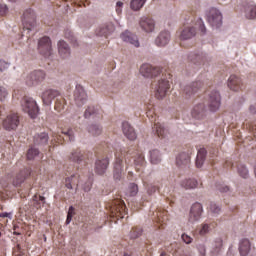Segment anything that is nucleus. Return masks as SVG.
<instances>
[{
  "label": "nucleus",
  "mask_w": 256,
  "mask_h": 256,
  "mask_svg": "<svg viewBox=\"0 0 256 256\" xmlns=\"http://www.w3.org/2000/svg\"><path fill=\"white\" fill-rule=\"evenodd\" d=\"M181 187L184 189H197L199 182L195 179H186L181 182Z\"/></svg>",
  "instance_id": "36"
},
{
  "label": "nucleus",
  "mask_w": 256,
  "mask_h": 256,
  "mask_svg": "<svg viewBox=\"0 0 256 256\" xmlns=\"http://www.w3.org/2000/svg\"><path fill=\"white\" fill-rule=\"evenodd\" d=\"M0 217H1V218L8 217V219H11V213L3 212V213L0 214Z\"/></svg>",
  "instance_id": "63"
},
{
  "label": "nucleus",
  "mask_w": 256,
  "mask_h": 256,
  "mask_svg": "<svg viewBox=\"0 0 256 256\" xmlns=\"http://www.w3.org/2000/svg\"><path fill=\"white\" fill-rule=\"evenodd\" d=\"M7 13V5L1 4L0 5V16H3Z\"/></svg>",
  "instance_id": "61"
},
{
  "label": "nucleus",
  "mask_w": 256,
  "mask_h": 256,
  "mask_svg": "<svg viewBox=\"0 0 256 256\" xmlns=\"http://www.w3.org/2000/svg\"><path fill=\"white\" fill-rule=\"evenodd\" d=\"M32 205L35 209H41L45 205V197L35 194L32 198Z\"/></svg>",
  "instance_id": "38"
},
{
  "label": "nucleus",
  "mask_w": 256,
  "mask_h": 256,
  "mask_svg": "<svg viewBox=\"0 0 256 256\" xmlns=\"http://www.w3.org/2000/svg\"><path fill=\"white\" fill-rule=\"evenodd\" d=\"M156 191H159V186L151 184L148 187V193L151 195V193H155Z\"/></svg>",
  "instance_id": "60"
},
{
  "label": "nucleus",
  "mask_w": 256,
  "mask_h": 256,
  "mask_svg": "<svg viewBox=\"0 0 256 256\" xmlns=\"http://www.w3.org/2000/svg\"><path fill=\"white\" fill-rule=\"evenodd\" d=\"M208 209L211 213H214V214H218L221 212V208L213 202L210 203Z\"/></svg>",
  "instance_id": "52"
},
{
  "label": "nucleus",
  "mask_w": 256,
  "mask_h": 256,
  "mask_svg": "<svg viewBox=\"0 0 256 256\" xmlns=\"http://www.w3.org/2000/svg\"><path fill=\"white\" fill-rule=\"evenodd\" d=\"M69 159L74 163H81L82 161H85V154L77 149L71 152Z\"/></svg>",
  "instance_id": "32"
},
{
  "label": "nucleus",
  "mask_w": 256,
  "mask_h": 256,
  "mask_svg": "<svg viewBox=\"0 0 256 256\" xmlns=\"http://www.w3.org/2000/svg\"><path fill=\"white\" fill-rule=\"evenodd\" d=\"M61 134L53 133L52 134V137H53L52 141L54 143H58V145H63V143H65V139H68V141H73V139H74L73 129H68L67 131L62 130Z\"/></svg>",
  "instance_id": "14"
},
{
  "label": "nucleus",
  "mask_w": 256,
  "mask_h": 256,
  "mask_svg": "<svg viewBox=\"0 0 256 256\" xmlns=\"http://www.w3.org/2000/svg\"><path fill=\"white\" fill-rule=\"evenodd\" d=\"M146 115L151 123H154V126L152 127L153 133L160 139H165V137H167V129H165V126L159 122V117L155 114L153 106L146 111Z\"/></svg>",
  "instance_id": "2"
},
{
  "label": "nucleus",
  "mask_w": 256,
  "mask_h": 256,
  "mask_svg": "<svg viewBox=\"0 0 256 256\" xmlns=\"http://www.w3.org/2000/svg\"><path fill=\"white\" fill-rule=\"evenodd\" d=\"M140 73L143 77L151 78L161 75V68L151 66L150 64H143L140 67Z\"/></svg>",
  "instance_id": "13"
},
{
  "label": "nucleus",
  "mask_w": 256,
  "mask_h": 256,
  "mask_svg": "<svg viewBox=\"0 0 256 256\" xmlns=\"http://www.w3.org/2000/svg\"><path fill=\"white\" fill-rule=\"evenodd\" d=\"M74 215H75V208L73 206H70L68 210L67 219H66V225H69V223H71V219H73Z\"/></svg>",
  "instance_id": "53"
},
{
  "label": "nucleus",
  "mask_w": 256,
  "mask_h": 256,
  "mask_svg": "<svg viewBox=\"0 0 256 256\" xmlns=\"http://www.w3.org/2000/svg\"><path fill=\"white\" fill-rule=\"evenodd\" d=\"M169 41H171V34L169 31H162L155 39V45H157V47H165Z\"/></svg>",
  "instance_id": "22"
},
{
  "label": "nucleus",
  "mask_w": 256,
  "mask_h": 256,
  "mask_svg": "<svg viewBox=\"0 0 256 256\" xmlns=\"http://www.w3.org/2000/svg\"><path fill=\"white\" fill-rule=\"evenodd\" d=\"M120 37L125 43H130V45H134V47H139V39L137 38V35L129 31H125Z\"/></svg>",
  "instance_id": "25"
},
{
  "label": "nucleus",
  "mask_w": 256,
  "mask_h": 256,
  "mask_svg": "<svg viewBox=\"0 0 256 256\" xmlns=\"http://www.w3.org/2000/svg\"><path fill=\"white\" fill-rule=\"evenodd\" d=\"M143 235V229L141 227H133L130 231V239H137Z\"/></svg>",
  "instance_id": "46"
},
{
  "label": "nucleus",
  "mask_w": 256,
  "mask_h": 256,
  "mask_svg": "<svg viewBox=\"0 0 256 256\" xmlns=\"http://www.w3.org/2000/svg\"><path fill=\"white\" fill-rule=\"evenodd\" d=\"M237 169L240 177H243V179H247V177H249V170H247V167H245V165L238 164Z\"/></svg>",
  "instance_id": "47"
},
{
  "label": "nucleus",
  "mask_w": 256,
  "mask_h": 256,
  "mask_svg": "<svg viewBox=\"0 0 256 256\" xmlns=\"http://www.w3.org/2000/svg\"><path fill=\"white\" fill-rule=\"evenodd\" d=\"M102 131L103 129L99 125H90L88 127V132L94 137H97V135H101Z\"/></svg>",
  "instance_id": "44"
},
{
  "label": "nucleus",
  "mask_w": 256,
  "mask_h": 256,
  "mask_svg": "<svg viewBox=\"0 0 256 256\" xmlns=\"http://www.w3.org/2000/svg\"><path fill=\"white\" fill-rule=\"evenodd\" d=\"M182 240L184 241V243H186L187 245H189L190 243H193V238H191V236L187 235V234H182Z\"/></svg>",
  "instance_id": "57"
},
{
  "label": "nucleus",
  "mask_w": 256,
  "mask_h": 256,
  "mask_svg": "<svg viewBox=\"0 0 256 256\" xmlns=\"http://www.w3.org/2000/svg\"><path fill=\"white\" fill-rule=\"evenodd\" d=\"M127 215V206L122 199H115L110 206V217L123 219Z\"/></svg>",
  "instance_id": "4"
},
{
  "label": "nucleus",
  "mask_w": 256,
  "mask_h": 256,
  "mask_svg": "<svg viewBox=\"0 0 256 256\" xmlns=\"http://www.w3.org/2000/svg\"><path fill=\"white\" fill-rule=\"evenodd\" d=\"M93 185V181H91V178H88L85 184L82 186V189L88 193V191H91V187Z\"/></svg>",
  "instance_id": "55"
},
{
  "label": "nucleus",
  "mask_w": 256,
  "mask_h": 256,
  "mask_svg": "<svg viewBox=\"0 0 256 256\" xmlns=\"http://www.w3.org/2000/svg\"><path fill=\"white\" fill-rule=\"evenodd\" d=\"M9 63L5 60H0V72L3 73V71H7V68L9 67Z\"/></svg>",
  "instance_id": "56"
},
{
  "label": "nucleus",
  "mask_w": 256,
  "mask_h": 256,
  "mask_svg": "<svg viewBox=\"0 0 256 256\" xmlns=\"http://www.w3.org/2000/svg\"><path fill=\"white\" fill-rule=\"evenodd\" d=\"M45 77L46 75L43 70L33 71L26 77V85H28V87H33V85H38V83L45 81Z\"/></svg>",
  "instance_id": "10"
},
{
  "label": "nucleus",
  "mask_w": 256,
  "mask_h": 256,
  "mask_svg": "<svg viewBox=\"0 0 256 256\" xmlns=\"http://www.w3.org/2000/svg\"><path fill=\"white\" fill-rule=\"evenodd\" d=\"M152 89L155 93L156 99H163L170 89L169 80L161 78L158 81H154L152 83Z\"/></svg>",
  "instance_id": "6"
},
{
  "label": "nucleus",
  "mask_w": 256,
  "mask_h": 256,
  "mask_svg": "<svg viewBox=\"0 0 256 256\" xmlns=\"http://www.w3.org/2000/svg\"><path fill=\"white\" fill-rule=\"evenodd\" d=\"M7 95V90L4 87L0 86V101H3V99H5Z\"/></svg>",
  "instance_id": "59"
},
{
  "label": "nucleus",
  "mask_w": 256,
  "mask_h": 256,
  "mask_svg": "<svg viewBox=\"0 0 256 256\" xmlns=\"http://www.w3.org/2000/svg\"><path fill=\"white\" fill-rule=\"evenodd\" d=\"M207 105L213 112L218 111L221 107V95L216 90L208 94Z\"/></svg>",
  "instance_id": "11"
},
{
  "label": "nucleus",
  "mask_w": 256,
  "mask_h": 256,
  "mask_svg": "<svg viewBox=\"0 0 256 256\" xmlns=\"http://www.w3.org/2000/svg\"><path fill=\"white\" fill-rule=\"evenodd\" d=\"M228 87L232 91H241L243 89V82L237 75H231L228 79Z\"/></svg>",
  "instance_id": "21"
},
{
  "label": "nucleus",
  "mask_w": 256,
  "mask_h": 256,
  "mask_svg": "<svg viewBox=\"0 0 256 256\" xmlns=\"http://www.w3.org/2000/svg\"><path fill=\"white\" fill-rule=\"evenodd\" d=\"M22 25H23V29L24 31H27V33H29V31H33V29H35V12L32 9H27L22 17Z\"/></svg>",
  "instance_id": "7"
},
{
  "label": "nucleus",
  "mask_w": 256,
  "mask_h": 256,
  "mask_svg": "<svg viewBox=\"0 0 256 256\" xmlns=\"http://www.w3.org/2000/svg\"><path fill=\"white\" fill-rule=\"evenodd\" d=\"M250 113H252L253 115H255V113H256V104L250 106Z\"/></svg>",
  "instance_id": "64"
},
{
  "label": "nucleus",
  "mask_w": 256,
  "mask_h": 256,
  "mask_svg": "<svg viewBox=\"0 0 256 256\" xmlns=\"http://www.w3.org/2000/svg\"><path fill=\"white\" fill-rule=\"evenodd\" d=\"M245 16L246 19H255L256 18V5L249 3L245 6Z\"/></svg>",
  "instance_id": "33"
},
{
  "label": "nucleus",
  "mask_w": 256,
  "mask_h": 256,
  "mask_svg": "<svg viewBox=\"0 0 256 256\" xmlns=\"http://www.w3.org/2000/svg\"><path fill=\"white\" fill-rule=\"evenodd\" d=\"M19 127V115L17 113L9 114L3 121V128L6 131H15Z\"/></svg>",
  "instance_id": "12"
},
{
  "label": "nucleus",
  "mask_w": 256,
  "mask_h": 256,
  "mask_svg": "<svg viewBox=\"0 0 256 256\" xmlns=\"http://www.w3.org/2000/svg\"><path fill=\"white\" fill-rule=\"evenodd\" d=\"M122 12H123V2L118 1L116 3V13L117 15H121Z\"/></svg>",
  "instance_id": "58"
},
{
  "label": "nucleus",
  "mask_w": 256,
  "mask_h": 256,
  "mask_svg": "<svg viewBox=\"0 0 256 256\" xmlns=\"http://www.w3.org/2000/svg\"><path fill=\"white\" fill-rule=\"evenodd\" d=\"M60 93L61 92L55 89H46L41 95L44 105H51L53 100L59 97Z\"/></svg>",
  "instance_id": "17"
},
{
  "label": "nucleus",
  "mask_w": 256,
  "mask_h": 256,
  "mask_svg": "<svg viewBox=\"0 0 256 256\" xmlns=\"http://www.w3.org/2000/svg\"><path fill=\"white\" fill-rule=\"evenodd\" d=\"M65 37H66V39H69V41H70V43H72V45L77 44V39L73 35V32H71L70 30H66Z\"/></svg>",
  "instance_id": "51"
},
{
  "label": "nucleus",
  "mask_w": 256,
  "mask_h": 256,
  "mask_svg": "<svg viewBox=\"0 0 256 256\" xmlns=\"http://www.w3.org/2000/svg\"><path fill=\"white\" fill-rule=\"evenodd\" d=\"M207 21L211 27H216V29H218L223 23V15L217 8H211L207 15Z\"/></svg>",
  "instance_id": "8"
},
{
  "label": "nucleus",
  "mask_w": 256,
  "mask_h": 256,
  "mask_svg": "<svg viewBox=\"0 0 256 256\" xmlns=\"http://www.w3.org/2000/svg\"><path fill=\"white\" fill-rule=\"evenodd\" d=\"M203 88V82L201 81H196L192 82L190 85L186 86L184 88V95L186 99H191L195 93H199L201 89Z\"/></svg>",
  "instance_id": "16"
},
{
  "label": "nucleus",
  "mask_w": 256,
  "mask_h": 256,
  "mask_svg": "<svg viewBox=\"0 0 256 256\" xmlns=\"http://www.w3.org/2000/svg\"><path fill=\"white\" fill-rule=\"evenodd\" d=\"M98 113L99 109L95 108L94 106H89L84 112V117L85 119H89L91 115H97Z\"/></svg>",
  "instance_id": "48"
},
{
  "label": "nucleus",
  "mask_w": 256,
  "mask_h": 256,
  "mask_svg": "<svg viewBox=\"0 0 256 256\" xmlns=\"http://www.w3.org/2000/svg\"><path fill=\"white\" fill-rule=\"evenodd\" d=\"M129 189H130L131 197H135V195H137V193L139 191V188L137 187V184H135V183L130 184Z\"/></svg>",
  "instance_id": "54"
},
{
  "label": "nucleus",
  "mask_w": 256,
  "mask_h": 256,
  "mask_svg": "<svg viewBox=\"0 0 256 256\" xmlns=\"http://www.w3.org/2000/svg\"><path fill=\"white\" fill-rule=\"evenodd\" d=\"M22 110L27 113L31 119H35L39 115V106L33 98L25 96L21 102Z\"/></svg>",
  "instance_id": "5"
},
{
  "label": "nucleus",
  "mask_w": 256,
  "mask_h": 256,
  "mask_svg": "<svg viewBox=\"0 0 256 256\" xmlns=\"http://www.w3.org/2000/svg\"><path fill=\"white\" fill-rule=\"evenodd\" d=\"M150 162L152 165H159L161 163V156L159 154V150L150 151Z\"/></svg>",
  "instance_id": "42"
},
{
  "label": "nucleus",
  "mask_w": 256,
  "mask_h": 256,
  "mask_svg": "<svg viewBox=\"0 0 256 256\" xmlns=\"http://www.w3.org/2000/svg\"><path fill=\"white\" fill-rule=\"evenodd\" d=\"M134 157V165L136 169L139 170L137 167H143V165H145V156L143 153L136 151Z\"/></svg>",
  "instance_id": "39"
},
{
  "label": "nucleus",
  "mask_w": 256,
  "mask_h": 256,
  "mask_svg": "<svg viewBox=\"0 0 256 256\" xmlns=\"http://www.w3.org/2000/svg\"><path fill=\"white\" fill-rule=\"evenodd\" d=\"M58 53L62 57V59H67L71 55V49L69 48V44L67 42L60 40L58 42Z\"/></svg>",
  "instance_id": "27"
},
{
  "label": "nucleus",
  "mask_w": 256,
  "mask_h": 256,
  "mask_svg": "<svg viewBox=\"0 0 256 256\" xmlns=\"http://www.w3.org/2000/svg\"><path fill=\"white\" fill-rule=\"evenodd\" d=\"M156 217V221L160 224L159 229H163V225H166L167 221H169L167 210H158L156 212Z\"/></svg>",
  "instance_id": "29"
},
{
  "label": "nucleus",
  "mask_w": 256,
  "mask_h": 256,
  "mask_svg": "<svg viewBox=\"0 0 256 256\" xmlns=\"http://www.w3.org/2000/svg\"><path fill=\"white\" fill-rule=\"evenodd\" d=\"M239 251L241 256L249 255V252L251 251V242L248 239L241 240Z\"/></svg>",
  "instance_id": "31"
},
{
  "label": "nucleus",
  "mask_w": 256,
  "mask_h": 256,
  "mask_svg": "<svg viewBox=\"0 0 256 256\" xmlns=\"http://www.w3.org/2000/svg\"><path fill=\"white\" fill-rule=\"evenodd\" d=\"M65 105H66L65 98H63V96H61V93H60L59 96L56 98L54 109L55 111H58V113H61V111L65 109Z\"/></svg>",
  "instance_id": "40"
},
{
  "label": "nucleus",
  "mask_w": 256,
  "mask_h": 256,
  "mask_svg": "<svg viewBox=\"0 0 256 256\" xmlns=\"http://www.w3.org/2000/svg\"><path fill=\"white\" fill-rule=\"evenodd\" d=\"M107 167H109L108 158L98 159L95 163V171L98 175H103L107 171Z\"/></svg>",
  "instance_id": "26"
},
{
  "label": "nucleus",
  "mask_w": 256,
  "mask_h": 256,
  "mask_svg": "<svg viewBox=\"0 0 256 256\" xmlns=\"http://www.w3.org/2000/svg\"><path fill=\"white\" fill-rule=\"evenodd\" d=\"M37 155H39V150L36 148L31 147L28 152H27V159L29 161L33 160L34 158L37 157Z\"/></svg>",
  "instance_id": "50"
},
{
  "label": "nucleus",
  "mask_w": 256,
  "mask_h": 256,
  "mask_svg": "<svg viewBox=\"0 0 256 256\" xmlns=\"http://www.w3.org/2000/svg\"><path fill=\"white\" fill-rule=\"evenodd\" d=\"M112 31H113V25L111 24L104 25L97 30V35L107 37V35H111Z\"/></svg>",
  "instance_id": "41"
},
{
  "label": "nucleus",
  "mask_w": 256,
  "mask_h": 256,
  "mask_svg": "<svg viewBox=\"0 0 256 256\" xmlns=\"http://www.w3.org/2000/svg\"><path fill=\"white\" fill-rule=\"evenodd\" d=\"M81 181H85V179L79 174L71 175V177L66 178L65 187L67 189H77L81 185Z\"/></svg>",
  "instance_id": "19"
},
{
  "label": "nucleus",
  "mask_w": 256,
  "mask_h": 256,
  "mask_svg": "<svg viewBox=\"0 0 256 256\" xmlns=\"http://www.w3.org/2000/svg\"><path fill=\"white\" fill-rule=\"evenodd\" d=\"M222 247H223V239L217 238L216 240H214L212 244V253L214 255H217V253L221 251Z\"/></svg>",
  "instance_id": "43"
},
{
  "label": "nucleus",
  "mask_w": 256,
  "mask_h": 256,
  "mask_svg": "<svg viewBox=\"0 0 256 256\" xmlns=\"http://www.w3.org/2000/svg\"><path fill=\"white\" fill-rule=\"evenodd\" d=\"M122 131L125 137H127V139L130 141H135V139H137V133H135V129L131 126V124H129V122L122 123Z\"/></svg>",
  "instance_id": "23"
},
{
  "label": "nucleus",
  "mask_w": 256,
  "mask_h": 256,
  "mask_svg": "<svg viewBox=\"0 0 256 256\" xmlns=\"http://www.w3.org/2000/svg\"><path fill=\"white\" fill-rule=\"evenodd\" d=\"M139 25L145 33H153L155 31V20L149 17L140 19Z\"/></svg>",
  "instance_id": "20"
},
{
  "label": "nucleus",
  "mask_w": 256,
  "mask_h": 256,
  "mask_svg": "<svg viewBox=\"0 0 256 256\" xmlns=\"http://www.w3.org/2000/svg\"><path fill=\"white\" fill-rule=\"evenodd\" d=\"M38 51L44 57H51L53 49L51 48V38L44 36L38 42Z\"/></svg>",
  "instance_id": "9"
},
{
  "label": "nucleus",
  "mask_w": 256,
  "mask_h": 256,
  "mask_svg": "<svg viewBox=\"0 0 256 256\" xmlns=\"http://www.w3.org/2000/svg\"><path fill=\"white\" fill-rule=\"evenodd\" d=\"M221 193H227L229 191V186H222L218 188Z\"/></svg>",
  "instance_id": "62"
},
{
  "label": "nucleus",
  "mask_w": 256,
  "mask_h": 256,
  "mask_svg": "<svg viewBox=\"0 0 256 256\" xmlns=\"http://www.w3.org/2000/svg\"><path fill=\"white\" fill-rule=\"evenodd\" d=\"M133 155L131 153V150H117L115 153V162H114V179L116 181H121V177L123 176V159L125 158L126 165H129L131 163V160L129 159Z\"/></svg>",
  "instance_id": "1"
},
{
  "label": "nucleus",
  "mask_w": 256,
  "mask_h": 256,
  "mask_svg": "<svg viewBox=\"0 0 256 256\" xmlns=\"http://www.w3.org/2000/svg\"><path fill=\"white\" fill-rule=\"evenodd\" d=\"M49 141V135L47 133H41L34 136V145H47Z\"/></svg>",
  "instance_id": "35"
},
{
  "label": "nucleus",
  "mask_w": 256,
  "mask_h": 256,
  "mask_svg": "<svg viewBox=\"0 0 256 256\" xmlns=\"http://www.w3.org/2000/svg\"><path fill=\"white\" fill-rule=\"evenodd\" d=\"M189 61H191L192 63H203V56L196 54V53H191L188 56Z\"/></svg>",
  "instance_id": "49"
},
{
  "label": "nucleus",
  "mask_w": 256,
  "mask_h": 256,
  "mask_svg": "<svg viewBox=\"0 0 256 256\" xmlns=\"http://www.w3.org/2000/svg\"><path fill=\"white\" fill-rule=\"evenodd\" d=\"M27 177H29V170L28 169L21 170L20 173L17 174L15 179L13 180L14 187L21 185V183H23L25 179H27Z\"/></svg>",
  "instance_id": "30"
},
{
  "label": "nucleus",
  "mask_w": 256,
  "mask_h": 256,
  "mask_svg": "<svg viewBox=\"0 0 256 256\" xmlns=\"http://www.w3.org/2000/svg\"><path fill=\"white\" fill-rule=\"evenodd\" d=\"M204 111L205 105L198 104L192 109V117H194V119H201L203 117Z\"/></svg>",
  "instance_id": "37"
},
{
  "label": "nucleus",
  "mask_w": 256,
  "mask_h": 256,
  "mask_svg": "<svg viewBox=\"0 0 256 256\" xmlns=\"http://www.w3.org/2000/svg\"><path fill=\"white\" fill-rule=\"evenodd\" d=\"M216 227H217V223H215V222L203 223L196 228L194 233H195V235H201L203 237V235H207V233H209V231H211V229H215Z\"/></svg>",
  "instance_id": "24"
},
{
  "label": "nucleus",
  "mask_w": 256,
  "mask_h": 256,
  "mask_svg": "<svg viewBox=\"0 0 256 256\" xmlns=\"http://www.w3.org/2000/svg\"><path fill=\"white\" fill-rule=\"evenodd\" d=\"M74 102L78 107H83L87 102V93H85V89L83 86L76 85V89L74 91Z\"/></svg>",
  "instance_id": "15"
},
{
  "label": "nucleus",
  "mask_w": 256,
  "mask_h": 256,
  "mask_svg": "<svg viewBox=\"0 0 256 256\" xmlns=\"http://www.w3.org/2000/svg\"><path fill=\"white\" fill-rule=\"evenodd\" d=\"M202 213H203V205H201V203L199 202L194 203L190 210V216H189L190 223H195V221H199L201 219Z\"/></svg>",
  "instance_id": "18"
},
{
  "label": "nucleus",
  "mask_w": 256,
  "mask_h": 256,
  "mask_svg": "<svg viewBox=\"0 0 256 256\" xmlns=\"http://www.w3.org/2000/svg\"><path fill=\"white\" fill-rule=\"evenodd\" d=\"M207 156V150L204 148L198 150V154L196 157V167L201 169L203 167V163H205V157Z\"/></svg>",
  "instance_id": "34"
},
{
  "label": "nucleus",
  "mask_w": 256,
  "mask_h": 256,
  "mask_svg": "<svg viewBox=\"0 0 256 256\" xmlns=\"http://www.w3.org/2000/svg\"><path fill=\"white\" fill-rule=\"evenodd\" d=\"M145 1L147 0H132L130 7L133 9V11H139L145 5Z\"/></svg>",
  "instance_id": "45"
},
{
  "label": "nucleus",
  "mask_w": 256,
  "mask_h": 256,
  "mask_svg": "<svg viewBox=\"0 0 256 256\" xmlns=\"http://www.w3.org/2000/svg\"><path fill=\"white\" fill-rule=\"evenodd\" d=\"M196 29H199L201 33L205 34L206 28L205 23H203V20L199 18L196 23L195 27L186 26L184 29L180 32V39L182 41H187V39H192V37H195L196 35Z\"/></svg>",
  "instance_id": "3"
},
{
  "label": "nucleus",
  "mask_w": 256,
  "mask_h": 256,
  "mask_svg": "<svg viewBox=\"0 0 256 256\" xmlns=\"http://www.w3.org/2000/svg\"><path fill=\"white\" fill-rule=\"evenodd\" d=\"M189 163H191V156L189 155V153L182 152L176 158V165L178 167H187Z\"/></svg>",
  "instance_id": "28"
}]
</instances>
